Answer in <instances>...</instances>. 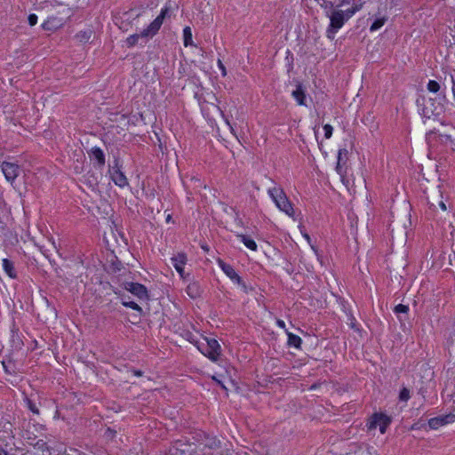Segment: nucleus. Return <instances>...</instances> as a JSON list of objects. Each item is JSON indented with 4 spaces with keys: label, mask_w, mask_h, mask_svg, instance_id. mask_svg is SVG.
<instances>
[{
    "label": "nucleus",
    "mask_w": 455,
    "mask_h": 455,
    "mask_svg": "<svg viewBox=\"0 0 455 455\" xmlns=\"http://www.w3.org/2000/svg\"><path fill=\"white\" fill-rule=\"evenodd\" d=\"M238 237L241 239L242 243L250 250L256 251L257 250V243L254 240L250 238L249 236L245 235H239Z\"/></svg>",
    "instance_id": "a211bd4d"
},
{
    "label": "nucleus",
    "mask_w": 455,
    "mask_h": 455,
    "mask_svg": "<svg viewBox=\"0 0 455 455\" xmlns=\"http://www.w3.org/2000/svg\"><path fill=\"white\" fill-rule=\"evenodd\" d=\"M455 421V414L450 413L438 417L432 418L428 420V426L432 429H437L438 427L450 424Z\"/></svg>",
    "instance_id": "9d476101"
},
{
    "label": "nucleus",
    "mask_w": 455,
    "mask_h": 455,
    "mask_svg": "<svg viewBox=\"0 0 455 455\" xmlns=\"http://www.w3.org/2000/svg\"><path fill=\"white\" fill-rule=\"evenodd\" d=\"M429 204H430V208H433V209L436 208V205L434 203H429Z\"/></svg>",
    "instance_id": "79ce46f5"
},
{
    "label": "nucleus",
    "mask_w": 455,
    "mask_h": 455,
    "mask_svg": "<svg viewBox=\"0 0 455 455\" xmlns=\"http://www.w3.org/2000/svg\"><path fill=\"white\" fill-rule=\"evenodd\" d=\"M168 12L169 8L165 6L147 28L143 29L140 34H133L127 37L125 41L127 47H133L139 43L140 39L143 40L144 44L147 43L148 37H152L158 32Z\"/></svg>",
    "instance_id": "f257e3e1"
},
{
    "label": "nucleus",
    "mask_w": 455,
    "mask_h": 455,
    "mask_svg": "<svg viewBox=\"0 0 455 455\" xmlns=\"http://www.w3.org/2000/svg\"><path fill=\"white\" fill-rule=\"evenodd\" d=\"M32 445L36 450L40 451L43 453L47 452L50 454L51 452V448L48 446L47 443L42 439L37 440L35 443H32Z\"/></svg>",
    "instance_id": "6ab92c4d"
},
{
    "label": "nucleus",
    "mask_w": 455,
    "mask_h": 455,
    "mask_svg": "<svg viewBox=\"0 0 455 455\" xmlns=\"http://www.w3.org/2000/svg\"><path fill=\"white\" fill-rule=\"evenodd\" d=\"M221 115H222L223 118L225 119L226 124L229 126L231 132H233L234 129H233L232 125L230 124L228 118L223 114V112H221Z\"/></svg>",
    "instance_id": "e433bc0d"
},
{
    "label": "nucleus",
    "mask_w": 455,
    "mask_h": 455,
    "mask_svg": "<svg viewBox=\"0 0 455 455\" xmlns=\"http://www.w3.org/2000/svg\"><path fill=\"white\" fill-rule=\"evenodd\" d=\"M184 45L188 46L193 44L192 31L189 27L183 29Z\"/></svg>",
    "instance_id": "4be33fe9"
},
{
    "label": "nucleus",
    "mask_w": 455,
    "mask_h": 455,
    "mask_svg": "<svg viewBox=\"0 0 455 455\" xmlns=\"http://www.w3.org/2000/svg\"><path fill=\"white\" fill-rule=\"evenodd\" d=\"M387 21V19L385 17H381V18H377L373 22L372 24L371 25L370 27V30L372 32V31H377L378 29H379L382 26H384L385 22Z\"/></svg>",
    "instance_id": "5701e85b"
},
{
    "label": "nucleus",
    "mask_w": 455,
    "mask_h": 455,
    "mask_svg": "<svg viewBox=\"0 0 455 455\" xmlns=\"http://www.w3.org/2000/svg\"><path fill=\"white\" fill-rule=\"evenodd\" d=\"M1 169L9 182H13L20 174V166L14 163L4 162Z\"/></svg>",
    "instance_id": "6e6552de"
},
{
    "label": "nucleus",
    "mask_w": 455,
    "mask_h": 455,
    "mask_svg": "<svg viewBox=\"0 0 455 455\" xmlns=\"http://www.w3.org/2000/svg\"><path fill=\"white\" fill-rule=\"evenodd\" d=\"M292 97L300 106H306V90L301 84L296 85V89L291 92Z\"/></svg>",
    "instance_id": "4468645a"
},
{
    "label": "nucleus",
    "mask_w": 455,
    "mask_h": 455,
    "mask_svg": "<svg viewBox=\"0 0 455 455\" xmlns=\"http://www.w3.org/2000/svg\"><path fill=\"white\" fill-rule=\"evenodd\" d=\"M28 20L30 26H35L37 22V16L34 13L29 14Z\"/></svg>",
    "instance_id": "72a5a7b5"
},
{
    "label": "nucleus",
    "mask_w": 455,
    "mask_h": 455,
    "mask_svg": "<svg viewBox=\"0 0 455 455\" xmlns=\"http://www.w3.org/2000/svg\"><path fill=\"white\" fill-rule=\"evenodd\" d=\"M421 114L426 118H430L432 115H434V111L429 110L427 107H424L421 109Z\"/></svg>",
    "instance_id": "473e14b6"
},
{
    "label": "nucleus",
    "mask_w": 455,
    "mask_h": 455,
    "mask_svg": "<svg viewBox=\"0 0 455 455\" xmlns=\"http://www.w3.org/2000/svg\"><path fill=\"white\" fill-rule=\"evenodd\" d=\"M123 305L126 307H130L133 310H136L138 312H142V309L141 307L137 304L135 303L134 301H123Z\"/></svg>",
    "instance_id": "c85d7f7f"
},
{
    "label": "nucleus",
    "mask_w": 455,
    "mask_h": 455,
    "mask_svg": "<svg viewBox=\"0 0 455 455\" xmlns=\"http://www.w3.org/2000/svg\"><path fill=\"white\" fill-rule=\"evenodd\" d=\"M301 339L298 335L288 333V345L299 348L301 345Z\"/></svg>",
    "instance_id": "412c9836"
},
{
    "label": "nucleus",
    "mask_w": 455,
    "mask_h": 455,
    "mask_svg": "<svg viewBox=\"0 0 455 455\" xmlns=\"http://www.w3.org/2000/svg\"><path fill=\"white\" fill-rule=\"evenodd\" d=\"M186 291H187V294L191 299H196V298L200 297V295L202 293V289L200 287V284L197 282L193 281L188 284Z\"/></svg>",
    "instance_id": "dca6fc26"
},
{
    "label": "nucleus",
    "mask_w": 455,
    "mask_h": 455,
    "mask_svg": "<svg viewBox=\"0 0 455 455\" xmlns=\"http://www.w3.org/2000/svg\"><path fill=\"white\" fill-rule=\"evenodd\" d=\"M195 451L191 443L183 442L182 440L176 441L170 448L171 455H188Z\"/></svg>",
    "instance_id": "0eeeda50"
},
{
    "label": "nucleus",
    "mask_w": 455,
    "mask_h": 455,
    "mask_svg": "<svg viewBox=\"0 0 455 455\" xmlns=\"http://www.w3.org/2000/svg\"><path fill=\"white\" fill-rule=\"evenodd\" d=\"M410 398V390L406 387L402 388L399 394V399L403 402H407Z\"/></svg>",
    "instance_id": "c756f323"
},
{
    "label": "nucleus",
    "mask_w": 455,
    "mask_h": 455,
    "mask_svg": "<svg viewBox=\"0 0 455 455\" xmlns=\"http://www.w3.org/2000/svg\"><path fill=\"white\" fill-rule=\"evenodd\" d=\"M90 156L91 157L97 161L99 168H101L105 165V154L100 148L93 147L91 149Z\"/></svg>",
    "instance_id": "2eb2a0df"
},
{
    "label": "nucleus",
    "mask_w": 455,
    "mask_h": 455,
    "mask_svg": "<svg viewBox=\"0 0 455 455\" xmlns=\"http://www.w3.org/2000/svg\"><path fill=\"white\" fill-rule=\"evenodd\" d=\"M347 153H348V151L346 148L339 149V153H338L337 162L345 164L347 160Z\"/></svg>",
    "instance_id": "a878e982"
},
{
    "label": "nucleus",
    "mask_w": 455,
    "mask_h": 455,
    "mask_svg": "<svg viewBox=\"0 0 455 455\" xmlns=\"http://www.w3.org/2000/svg\"><path fill=\"white\" fill-rule=\"evenodd\" d=\"M417 104L419 105L420 104V100H417Z\"/></svg>",
    "instance_id": "c03bdc74"
},
{
    "label": "nucleus",
    "mask_w": 455,
    "mask_h": 455,
    "mask_svg": "<svg viewBox=\"0 0 455 455\" xmlns=\"http://www.w3.org/2000/svg\"><path fill=\"white\" fill-rule=\"evenodd\" d=\"M427 88L430 92L436 93L440 90V84L435 80H430L427 83Z\"/></svg>",
    "instance_id": "393cba45"
},
{
    "label": "nucleus",
    "mask_w": 455,
    "mask_h": 455,
    "mask_svg": "<svg viewBox=\"0 0 455 455\" xmlns=\"http://www.w3.org/2000/svg\"><path fill=\"white\" fill-rule=\"evenodd\" d=\"M198 348L212 362H216L220 355V346L215 339H206V344H202Z\"/></svg>",
    "instance_id": "20e7f679"
},
{
    "label": "nucleus",
    "mask_w": 455,
    "mask_h": 455,
    "mask_svg": "<svg viewBox=\"0 0 455 455\" xmlns=\"http://www.w3.org/2000/svg\"><path fill=\"white\" fill-rule=\"evenodd\" d=\"M356 12H358V7H350L343 11V15L348 20Z\"/></svg>",
    "instance_id": "cd10ccee"
},
{
    "label": "nucleus",
    "mask_w": 455,
    "mask_h": 455,
    "mask_svg": "<svg viewBox=\"0 0 455 455\" xmlns=\"http://www.w3.org/2000/svg\"><path fill=\"white\" fill-rule=\"evenodd\" d=\"M438 207H440L443 212L447 210L446 204L443 200L438 202Z\"/></svg>",
    "instance_id": "4c0bfd02"
},
{
    "label": "nucleus",
    "mask_w": 455,
    "mask_h": 455,
    "mask_svg": "<svg viewBox=\"0 0 455 455\" xmlns=\"http://www.w3.org/2000/svg\"><path fill=\"white\" fill-rule=\"evenodd\" d=\"M3 268L4 272L10 276L11 278L14 279L17 277V273L14 267V264L12 261H11L8 259H3Z\"/></svg>",
    "instance_id": "f3484780"
},
{
    "label": "nucleus",
    "mask_w": 455,
    "mask_h": 455,
    "mask_svg": "<svg viewBox=\"0 0 455 455\" xmlns=\"http://www.w3.org/2000/svg\"><path fill=\"white\" fill-rule=\"evenodd\" d=\"M277 324H278V326H280L282 328L285 327V323L283 320H277Z\"/></svg>",
    "instance_id": "a19ab883"
},
{
    "label": "nucleus",
    "mask_w": 455,
    "mask_h": 455,
    "mask_svg": "<svg viewBox=\"0 0 455 455\" xmlns=\"http://www.w3.org/2000/svg\"><path fill=\"white\" fill-rule=\"evenodd\" d=\"M351 0H338L337 3H333L331 1L323 0V4L325 8H339L344 6L345 4H349Z\"/></svg>",
    "instance_id": "aec40b11"
},
{
    "label": "nucleus",
    "mask_w": 455,
    "mask_h": 455,
    "mask_svg": "<svg viewBox=\"0 0 455 455\" xmlns=\"http://www.w3.org/2000/svg\"><path fill=\"white\" fill-rule=\"evenodd\" d=\"M91 36H92V31L89 30V31H84V32H80L76 35V37L79 38L80 41H88L90 38H91Z\"/></svg>",
    "instance_id": "7c9ffc66"
},
{
    "label": "nucleus",
    "mask_w": 455,
    "mask_h": 455,
    "mask_svg": "<svg viewBox=\"0 0 455 455\" xmlns=\"http://www.w3.org/2000/svg\"><path fill=\"white\" fill-rule=\"evenodd\" d=\"M268 194L280 211L285 212L290 217H294V210L292 204L286 196L283 188L279 187H274L268 189Z\"/></svg>",
    "instance_id": "f03ea898"
},
{
    "label": "nucleus",
    "mask_w": 455,
    "mask_h": 455,
    "mask_svg": "<svg viewBox=\"0 0 455 455\" xmlns=\"http://www.w3.org/2000/svg\"><path fill=\"white\" fill-rule=\"evenodd\" d=\"M344 163H339V162H337V165H336V171L337 172L342 176L343 175V167H342V164Z\"/></svg>",
    "instance_id": "c9c22d12"
},
{
    "label": "nucleus",
    "mask_w": 455,
    "mask_h": 455,
    "mask_svg": "<svg viewBox=\"0 0 455 455\" xmlns=\"http://www.w3.org/2000/svg\"><path fill=\"white\" fill-rule=\"evenodd\" d=\"M218 67L220 68V69L221 71V75L223 76H225L227 75V69H226V67L224 66V64L222 63V61L220 60H218Z\"/></svg>",
    "instance_id": "f704fd0d"
},
{
    "label": "nucleus",
    "mask_w": 455,
    "mask_h": 455,
    "mask_svg": "<svg viewBox=\"0 0 455 455\" xmlns=\"http://www.w3.org/2000/svg\"><path fill=\"white\" fill-rule=\"evenodd\" d=\"M65 21L61 18L56 16L48 17V19L42 24L44 30H55L64 25Z\"/></svg>",
    "instance_id": "ddd939ff"
},
{
    "label": "nucleus",
    "mask_w": 455,
    "mask_h": 455,
    "mask_svg": "<svg viewBox=\"0 0 455 455\" xmlns=\"http://www.w3.org/2000/svg\"><path fill=\"white\" fill-rule=\"evenodd\" d=\"M331 9L332 11L329 15L330 24L326 30V36L329 39L332 40L339 29H340L347 20L343 15V10L334 9V7Z\"/></svg>",
    "instance_id": "7ed1b4c3"
},
{
    "label": "nucleus",
    "mask_w": 455,
    "mask_h": 455,
    "mask_svg": "<svg viewBox=\"0 0 455 455\" xmlns=\"http://www.w3.org/2000/svg\"><path fill=\"white\" fill-rule=\"evenodd\" d=\"M323 130H324V136L326 139H330L331 137V134H332V131H333V128L331 124H325L323 126Z\"/></svg>",
    "instance_id": "2f4dec72"
},
{
    "label": "nucleus",
    "mask_w": 455,
    "mask_h": 455,
    "mask_svg": "<svg viewBox=\"0 0 455 455\" xmlns=\"http://www.w3.org/2000/svg\"><path fill=\"white\" fill-rule=\"evenodd\" d=\"M304 237H305L307 241H309V240H310V236H309L307 234H305V235H304Z\"/></svg>",
    "instance_id": "37998d69"
},
{
    "label": "nucleus",
    "mask_w": 455,
    "mask_h": 455,
    "mask_svg": "<svg viewBox=\"0 0 455 455\" xmlns=\"http://www.w3.org/2000/svg\"><path fill=\"white\" fill-rule=\"evenodd\" d=\"M110 175L113 182L116 186L124 188L128 185L127 178L124 174V172H121L120 169L117 167V164H116V166L112 168V171H110Z\"/></svg>",
    "instance_id": "9b49d317"
},
{
    "label": "nucleus",
    "mask_w": 455,
    "mask_h": 455,
    "mask_svg": "<svg viewBox=\"0 0 455 455\" xmlns=\"http://www.w3.org/2000/svg\"><path fill=\"white\" fill-rule=\"evenodd\" d=\"M125 289L140 299H148L147 288L143 284L130 282L125 283Z\"/></svg>",
    "instance_id": "1a4fd4ad"
},
{
    "label": "nucleus",
    "mask_w": 455,
    "mask_h": 455,
    "mask_svg": "<svg viewBox=\"0 0 455 455\" xmlns=\"http://www.w3.org/2000/svg\"><path fill=\"white\" fill-rule=\"evenodd\" d=\"M218 264L219 266L220 267V268L222 269V271L235 283H236L237 284H239L244 292H247V287L244 283V282L243 281V279L241 278V276L235 272V270L234 269V267L229 265V264H227L226 262H224L222 259H218Z\"/></svg>",
    "instance_id": "423d86ee"
},
{
    "label": "nucleus",
    "mask_w": 455,
    "mask_h": 455,
    "mask_svg": "<svg viewBox=\"0 0 455 455\" xmlns=\"http://www.w3.org/2000/svg\"><path fill=\"white\" fill-rule=\"evenodd\" d=\"M173 267L176 271L180 274V277L186 279L184 265L187 262V256L184 253H179L171 259Z\"/></svg>",
    "instance_id": "f8f14e48"
},
{
    "label": "nucleus",
    "mask_w": 455,
    "mask_h": 455,
    "mask_svg": "<svg viewBox=\"0 0 455 455\" xmlns=\"http://www.w3.org/2000/svg\"><path fill=\"white\" fill-rule=\"evenodd\" d=\"M25 402L27 403L28 408L31 412H33L36 415H39L40 411L38 407L36 406V403L29 397L25 398Z\"/></svg>",
    "instance_id": "b1692460"
},
{
    "label": "nucleus",
    "mask_w": 455,
    "mask_h": 455,
    "mask_svg": "<svg viewBox=\"0 0 455 455\" xmlns=\"http://www.w3.org/2000/svg\"><path fill=\"white\" fill-rule=\"evenodd\" d=\"M351 7H358V11L362 9L363 7V4L362 3H359V4H355V2L353 3V5Z\"/></svg>",
    "instance_id": "ea45409f"
},
{
    "label": "nucleus",
    "mask_w": 455,
    "mask_h": 455,
    "mask_svg": "<svg viewBox=\"0 0 455 455\" xmlns=\"http://www.w3.org/2000/svg\"><path fill=\"white\" fill-rule=\"evenodd\" d=\"M391 423V419L384 413H374L368 422V428L375 429L379 427L381 434H384Z\"/></svg>",
    "instance_id": "39448f33"
},
{
    "label": "nucleus",
    "mask_w": 455,
    "mask_h": 455,
    "mask_svg": "<svg viewBox=\"0 0 455 455\" xmlns=\"http://www.w3.org/2000/svg\"><path fill=\"white\" fill-rule=\"evenodd\" d=\"M394 311L397 315H399V314L406 315L409 311V307L406 305H403V304H398L397 306L395 307Z\"/></svg>",
    "instance_id": "bb28decb"
},
{
    "label": "nucleus",
    "mask_w": 455,
    "mask_h": 455,
    "mask_svg": "<svg viewBox=\"0 0 455 455\" xmlns=\"http://www.w3.org/2000/svg\"><path fill=\"white\" fill-rule=\"evenodd\" d=\"M132 372L135 376H138V377H140L143 374V372L140 370H133Z\"/></svg>",
    "instance_id": "58836bf2"
}]
</instances>
